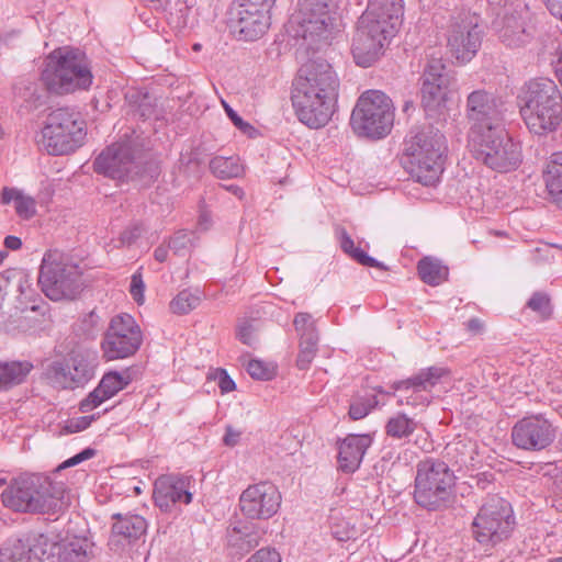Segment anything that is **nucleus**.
<instances>
[{
	"instance_id": "f257e3e1",
	"label": "nucleus",
	"mask_w": 562,
	"mask_h": 562,
	"mask_svg": "<svg viewBox=\"0 0 562 562\" xmlns=\"http://www.w3.org/2000/svg\"><path fill=\"white\" fill-rule=\"evenodd\" d=\"M338 93L339 79L328 61L319 59L304 64L291 93L299 121L310 128L324 127L336 111Z\"/></svg>"
},
{
	"instance_id": "f03ea898",
	"label": "nucleus",
	"mask_w": 562,
	"mask_h": 562,
	"mask_svg": "<svg viewBox=\"0 0 562 562\" xmlns=\"http://www.w3.org/2000/svg\"><path fill=\"white\" fill-rule=\"evenodd\" d=\"M403 0H369L358 21L351 52L357 65L370 67L383 54L402 25Z\"/></svg>"
},
{
	"instance_id": "7ed1b4c3",
	"label": "nucleus",
	"mask_w": 562,
	"mask_h": 562,
	"mask_svg": "<svg viewBox=\"0 0 562 562\" xmlns=\"http://www.w3.org/2000/svg\"><path fill=\"white\" fill-rule=\"evenodd\" d=\"M64 496V483L55 482L50 476L31 474L12 480L1 499L13 512L56 514L66 505Z\"/></svg>"
},
{
	"instance_id": "20e7f679",
	"label": "nucleus",
	"mask_w": 562,
	"mask_h": 562,
	"mask_svg": "<svg viewBox=\"0 0 562 562\" xmlns=\"http://www.w3.org/2000/svg\"><path fill=\"white\" fill-rule=\"evenodd\" d=\"M520 114L537 135L557 130L562 121V95L551 79L538 78L526 83L520 97Z\"/></svg>"
},
{
	"instance_id": "39448f33",
	"label": "nucleus",
	"mask_w": 562,
	"mask_h": 562,
	"mask_svg": "<svg viewBox=\"0 0 562 562\" xmlns=\"http://www.w3.org/2000/svg\"><path fill=\"white\" fill-rule=\"evenodd\" d=\"M42 80L49 92L67 94L88 89L92 83V74L85 53L60 47L47 56Z\"/></svg>"
},
{
	"instance_id": "423d86ee",
	"label": "nucleus",
	"mask_w": 562,
	"mask_h": 562,
	"mask_svg": "<svg viewBox=\"0 0 562 562\" xmlns=\"http://www.w3.org/2000/svg\"><path fill=\"white\" fill-rule=\"evenodd\" d=\"M446 138L438 131H422L405 143L404 167L416 181L432 186L443 170Z\"/></svg>"
},
{
	"instance_id": "0eeeda50",
	"label": "nucleus",
	"mask_w": 562,
	"mask_h": 562,
	"mask_svg": "<svg viewBox=\"0 0 562 562\" xmlns=\"http://www.w3.org/2000/svg\"><path fill=\"white\" fill-rule=\"evenodd\" d=\"M86 136V123L80 113L58 108L46 115L37 143L49 155L61 156L81 147Z\"/></svg>"
},
{
	"instance_id": "6e6552de",
	"label": "nucleus",
	"mask_w": 562,
	"mask_h": 562,
	"mask_svg": "<svg viewBox=\"0 0 562 562\" xmlns=\"http://www.w3.org/2000/svg\"><path fill=\"white\" fill-rule=\"evenodd\" d=\"M454 485V472L443 460L426 458L416 465L414 501L427 510L445 508L450 503Z\"/></svg>"
},
{
	"instance_id": "1a4fd4ad",
	"label": "nucleus",
	"mask_w": 562,
	"mask_h": 562,
	"mask_svg": "<svg viewBox=\"0 0 562 562\" xmlns=\"http://www.w3.org/2000/svg\"><path fill=\"white\" fill-rule=\"evenodd\" d=\"M38 284L52 301L74 300L83 288L82 272L60 252L47 251L42 260Z\"/></svg>"
},
{
	"instance_id": "9d476101",
	"label": "nucleus",
	"mask_w": 562,
	"mask_h": 562,
	"mask_svg": "<svg viewBox=\"0 0 562 562\" xmlns=\"http://www.w3.org/2000/svg\"><path fill=\"white\" fill-rule=\"evenodd\" d=\"M394 123L392 100L383 92L370 90L358 99L350 117L353 132L361 137L380 139L390 134Z\"/></svg>"
},
{
	"instance_id": "9b49d317",
	"label": "nucleus",
	"mask_w": 562,
	"mask_h": 562,
	"mask_svg": "<svg viewBox=\"0 0 562 562\" xmlns=\"http://www.w3.org/2000/svg\"><path fill=\"white\" fill-rule=\"evenodd\" d=\"M474 157L498 172L516 169L521 162V146L508 136L503 126H495L469 138Z\"/></svg>"
},
{
	"instance_id": "f8f14e48",
	"label": "nucleus",
	"mask_w": 562,
	"mask_h": 562,
	"mask_svg": "<svg viewBox=\"0 0 562 562\" xmlns=\"http://www.w3.org/2000/svg\"><path fill=\"white\" fill-rule=\"evenodd\" d=\"M515 526L510 504L492 495L485 498L472 522V535L481 544L495 546L507 539Z\"/></svg>"
},
{
	"instance_id": "ddd939ff",
	"label": "nucleus",
	"mask_w": 562,
	"mask_h": 562,
	"mask_svg": "<svg viewBox=\"0 0 562 562\" xmlns=\"http://www.w3.org/2000/svg\"><path fill=\"white\" fill-rule=\"evenodd\" d=\"M98 363L95 350L76 347L63 360L49 364L47 376L61 389H76L83 386L94 376Z\"/></svg>"
},
{
	"instance_id": "4468645a",
	"label": "nucleus",
	"mask_w": 562,
	"mask_h": 562,
	"mask_svg": "<svg viewBox=\"0 0 562 562\" xmlns=\"http://www.w3.org/2000/svg\"><path fill=\"white\" fill-rule=\"evenodd\" d=\"M292 22L299 25L296 35L304 40H327L336 24L334 0H302Z\"/></svg>"
},
{
	"instance_id": "2eb2a0df",
	"label": "nucleus",
	"mask_w": 562,
	"mask_h": 562,
	"mask_svg": "<svg viewBox=\"0 0 562 562\" xmlns=\"http://www.w3.org/2000/svg\"><path fill=\"white\" fill-rule=\"evenodd\" d=\"M142 341L140 327L132 315L123 313L111 319L101 348L108 360L124 359L133 356Z\"/></svg>"
},
{
	"instance_id": "dca6fc26",
	"label": "nucleus",
	"mask_w": 562,
	"mask_h": 562,
	"mask_svg": "<svg viewBox=\"0 0 562 562\" xmlns=\"http://www.w3.org/2000/svg\"><path fill=\"white\" fill-rule=\"evenodd\" d=\"M481 43L482 30L477 16L462 13L453 18L448 29L447 44L458 61H470L476 55Z\"/></svg>"
},
{
	"instance_id": "f3484780",
	"label": "nucleus",
	"mask_w": 562,
	"mask_h": 562,
	"mask_svg": "<svg viewBox=\"0 0 562 562\" xmlns=\"http://www.w3.org/2000/svg\"><path fill=\"white\" fill-rule=\"evenodd\" d=\"M282 502L278 487L268 481L249 485L239 496L241 514L251 520H268L273 517Z\"/></svg>"
},
{
	"instance_id": "a211bd4d",
	"label": "nucleus",
	"mask_w": 562,
	"mask_h": 562,
	"mask_svg": "<svg viewBox=\"0 0 562 562\" xmlns=\"http://www.w3.org/2000/svg\"><path fill=\"white\" fill-rule=\"evenodd\" d=\"M451 78L440 58L430 59L422 76V105L427 112H440L451 97Z\"/></svg>"
},
{
	"instance_id": "6ab92c4d",
	"label": "nucleus",
	"mask_w": 562,
	"mask_h": 562,
	"mask_svg": "<svg viewBox=\"0 0 562 562\" xmlns=\"http://www.w3.org/2000/svg\"><path fill=\"white\" fill-rule=\"evenodd\" d=\"M194 486L195 481L191 475L162 474L154 483V503L161 512L171 513L178 504L189 505L192 502Z\"/></svg>"
},
{
	"instance_id": "aec40b11",
	"label": "nucleus",
	"mask_w": 562,
	"mask_h": 562,
	"mask_svg": "<svg viewBox=\"0 0 562 562\" xmlns=\"http://www.w3.org/2000/svg\"><path fill=\"white\" fill-rule=\"evenodd\" d=\"M557 429L542 415L527 416L515 424L512 430L513 443L524 450L539 451L555 439Z\"/></svg>"
},
{
	"instance_id": "412c9836",
	"label": "nucleus",
	"mask_w": 562,
	"mask_h": 562,
	"mask_svg": "<svg viewBox=\"0 0 562 562\" xmlns=\"http://www.w3.org/2000/svg\"><path fill=\"white\" fill-rule=\"evenodd\" d=\"M467 116L471 123L469 138L502 126L501 111L492 93L485 90L471 92L467 100Z\"/></svg>"
},
{
	"instance_id": "4be33fe9",
	"label": "nucleus",
	"mask_w": 562,
	"mask_h": 562,
	"mask_svg": "<svg viewBox=\"0 0 562 562\" xmlns=\"http://www.w3.org/2000/svg\"><path fill=\"white\" fill-rule=\"evenodd\" d=\"M269 16L266 10L240 7L233 2L228 11V25L240 40L255 41L269 29Z\"/></svg>"
},
{
	"instance_id": "5701e85b",
	"label": "nucleus",
	"mask_w": 562,
	"mask_h": 562,
	"mask_svg": "<svg viewBox=\"0 0 562 562\" xmlns=\"http://www.w3.org/2000/svg\"><path fill=\"white\" fill-rule=\"evenodd\" d=\"M133 159L128 144H112L95 158L93 168L98 173L121 179L128 173Z\"/></svg>"
},
{
	"instance_id": "b1692460",
	"label": "nucleus",
	"mask_w": 562,
	"mask_h": 562,
	"mask_svg": "<svg viewBox=\"0 0 562 562\" xmlns=\"http://www.w3.org/2000/svg\"><path fill=\"white\" fill-rule=\"evenodd\" d=\"M527 10L525 13L512 12L494 19L493 26L499 41L509 48H521L532 40L531 32L526 25Z\"/></svg>"
},
{
	"instance_id": "393cba45",
	"label": "nucleus",
	"mask_w": 562,
	"mask_h": 562,
	"mask_svg": "<svg viewBox=\"0 0 562 562\" xmlns=\"http://www.w3.org/2000/svg\"><path fill=\"white\" fill-rule=\"evenodd\" d=\"M49 540L38 536L27 540H16L0 550L1 562H45L49 560Z\"/></svg>"
},
{
	"instance_id": "a878e982",
	"label": "nucleus",
	"mask_w": 562,
	"mask_h": 562,
	"mask_svg": "<svg viewBox=\"0 0 562 562\" xmlns=\"http://www.w3.org/2000/svg\"><path fill=\"white\" fill-rule=\"evenodd\" d=\"M385 434L396 440L409 439L415 436V445L422 450L429 451L431 443L428 441L429 434L423 424L404 413H397L390 417L385 424Z\"/></svg>"
},
{
	"instance_id": "bb28decb",
	"label": "nucleus",
	"mask_w": 562,
	"mask_h": 562,
	"mask_svg": "<svg viewBox=\"0 0 562 562\" xmlns=\"http://www.w3.org/2000/svg\"><path fill=\"white\" fill-rule=\"evenodd\" d=\"M372 440L368 435H349L338 445V465L345 473L355 472L370 447Z\"/></svg>"
},
{
	"instance_id": "cd10ccee",
	"label": "nucleus",
	"mask_w": 562,
	"mask_h": 562,
	"mask_svg": "<svg viewBox=\"0 0 562 562\" xmlns=\"http://www.w3.org/2000/svg\"><path fill=\"white\" fill-rule=\"evenodd\" d=\"M93 543L87 538L75 537L63 543L49 542V562H86L92 557Z\"/></svg>"
},
{
	"instance_id": "c85d7f7f",
	"label": "nucleus",
	"mask_w": 562,
	"mask_h": 562,
	"mask_svg": "<svg viewBox=\"0 0 562 562\" xmlns=\"http://www.w3.org/2000/svg\"><path fill=\"white\" fill-rule=\"evenodd\" d=\"M450 374L451 372L448 368L429 367L422 369L412 378L395 382L393 387L397 392H408L411 389L430 392L432 387H435L442 380L449 378Z\"/></svg>"
},
{
	"instance_id": "c756f323",
	"label": "nucleus",
	"mask_w": 562,
	"mask_h": 562,
	"mask_svg": "<svg viewBox=\"0 0 562 562\" xmlns=\"http://www.w3.org/2000/svg\"><path fill=\"white\" fill-rule=\"evenodd\" d=\"M113 518L116 521L112 526V533L110 537L111 546H116L122 541L138 539L146 531V520L139 515L115 514Z\"/></svg>"
},
{
	"instance_id": "7c9ffc66",
	"label": "nucleus",
	"mask_w": 562,
	"mask_h": 562,
	"mask_svg": "<svg viewBox=\"0 0 562 562\" xmlns=\"http://www.w3.org/2000/svg\"><path fill=\"white\" fill-rule=\"evenodd\" d=\"M0 201L4 205L13 203L16 215L22 220H30L36 214V201L20 189L4 187Z\"/></svg>"
},
{
	"instance_id": "2f4dec72",
	"label": "nucleus",
	"mask_w": 562,
	"mask_h": 562,
	"mask_svg": "<svg viewBox=\"0 0 562 562\" xmlns=\"http://www.w3.org/2000/svg\"><path fill=\"white\" fill-rule=\"evenodd\" d=\"M543 178L550 198L562 209V151L551 155Z\"/></svg>"
},
{
	"instance_id": "473e14b6",
	"label": "nucleus",
	"mask_w": 562,
	"mask_h": 562,
	"mask_svg": "<svg viewBox=\"0 0 562 562\" xmlns=\"http://www.w3.org/2000/svg\"><path fill=\"white\" fill-rule=\"evenodd\" d=\"M33 368L27 360L0 362V392L23 383Z\"/></svg>"
},
{
	"instance_id": "72a5a7b5",
	"label": "nucleus",
	"mask_w": 562,
	"mask_h": 562,
	"mask_svg": "<svg viewBox=\"0 0 562 562\" xmlns=\"http://www.w3.org/2000/svg\"><path fill=\"white\" fill-rule=\"evenodd\" d=\"M260 536L248 525L234 527L228 532V546L235 553L243 555L259 544Z\"/></svg>"
},
{
	"instance_id": "f704fd0d",
	"label": "nucleus",
	"mask_w": 562,
	"mask_h": 562,
	"mask_svg": "<svg viewBox=\"0 0 562 562\" xmlns=\"http://www.w3.org/2000/svg\"><path fill=\"white\" fill-rule=\"evenodd\" d=\"M335 233L338 238L340 248L357 262L362 266L386 270V267L382 262L378 261L373 257L366 254L362 249L355 246L353 239L347 233L346 228L339 226L336 228Z\"/></svg>"
},
{
	"instance_id": "c9c22d12",
	"label": "nucleus",
	"mask_w": 562,
	"mask_h": 562,
	"mask_svg": "<svg viewBox=\"0 0 562 562\" xmlns=\"http://www.w3.org/2000/svg\"><path fill=\"white\" fill-rule=\"evenodd\" d=\"M417 271L420 279L432 286L439 285L448 279L449 270L440 260L425 257L418 261Z\"/></svg>"
},
{
	"instance_id": "e433bc0d",
	"label": "nucleus",
	"mask_w": 562,
	"mask_h": 562,
	"mask_svg": "<svg viewBox=\"0 0 562 562\" xmlns=\"http://www.w3.org/2000/svg\"><path fill=\"white\" fill-rule=\"evenodd\" d=\"M212 173L221 179L238 178L244 173V166L238 157H214L210 161Z\"/></svg>"
},
{
	"instance_id": "4c0bfd02",
	"label": "nucleus",
	"mask_w": 562,
	"mask_h": 562,
	"mask_svg": "<svg viewBox=\"0 0 562 562\" xmlns=\"http://www.w3.org/2000/svg\"><path fill=\"white\" fill-rule=\"evenodd\" d=\"M127 384L128 380L124 375L117 372H109L103 375L98 386L103 396L111 398Z\"/></svg>"
},
{
	"instance_id": "58836bf2",
	"label": "nucleus",
	"mask_w": 562,
	"mask_h": 562,
	"mask_svg": "<svg viewBox=\"0 0 562 562\" xmlns=\"http://www.w3.org/2000/svg\"><path fill=\"white\" fill-rule=\"evenodd\" d=\"M318 337L307 334V338L301 339L300 352L296 359V366L300 370L308 369L317 352Z\"/></svg>"
},
{
	"instance_id": "ea45409f",
	"label": "nucleus",
	"mask_w": 562,
	"mask_h": 562,
	"mask_svg": "<svg viewBox=\"0 0 562 562\" xmlns=\"http://www.w3.org/2000/svg\"><path fill=\"white\" fill-rule=\"evenodd\" d=\"M488 9L495 19L512 12L525 13L527 4L522 0H487Z\"/></svg>"
},
{
	"instance_id": "a19ab883",
	"label": "nucleus",
	"mask_w": 562,
	"mask_h": 562,
	"mask_svg": "<svg viewBox=\"0 0 562 562\" xmlns=\"http://www.w3.org/2000/svg\"><path fill=\"white\" fill-rule=\"evenodd\" d=\"M379 404L374 394L355 398L349 407V416L353 420L362 419Z\"/></svg>"
},
{
	"instance_id": "79ce46f5",
	"label": "nucleus",
	"mask_w": 562,
	"mask_h": 562,
	"mask_svg": "<svg viewBox=\"0 0 562 562\" xmlns=\"http://www.w3.org/2000/svg\"><path fill=\"white\" fill-rule=\"evenodd\" d=\"M456 453L457 462L461 465H474L476 445L471 440H459L448 447Z\"/></svg>"
},
{
	"instance_id": "37998d69",
	"label": "nucleus",
	"mask_w": 562,
	"mask_h": 562,
	"mask_svg": "<svg viewBox=\"0 0 562 562\" xmlns=\"http://www.w3.org/2000/svg\"><path fill=\"white\" fill-rule=\"evenodd\" d=\"M200 297L188 290H183L177 294L170 302V310L175 314L183 315L191 312L199 305Z\"/></svg>"
},
{
	"instance_id": "c03bdc74",
	"label": "nucleus",
	"mask_w": 562,
	"mask_h": 562,
	"mask_svg": "<svg viewBox=\"0 0 562 562\" xmlns=\"http://www.w3.org/2000/svg\"><path fill=\"white\" fill-rule=\"evenodd\" d=\"M330 530L331 535L338 541H348L356 539L358 531L353 525L344 518L331 516Z\"/></svg>"
},
{
	"instance_id": "a18cd8bd",
	"label": "nucleus",
	"mask_w": 562,
	"mask_h": 562,
	"mask_svg": "<svg viewBox=\"0 0 562 562\" xmlns=\"http://www.w3.org/2000/svg\"><path fill=\"white\" fill-rule=\"evenodd\" d=\"M247 372L252 379L269 381L276 375V366L261 360L252 359L247 364Z\"/></svg>"
},
{
	"instance_id": "49530a36",
	"label": "nucleus",
	"mask_w": 562,
	"mask_h": 562,
	"mask_svg": "<svg viewBox=\"0 0 562 562\" xmlns=\"http://www.w3.org/2000/svg\"><path fill=\"white\" fill-rule=\"evenodd\" d=\"M425 392L426 391H417L414 389H411L408 392H398L397 403L400 405H408L413 407H425L430 403V398L426 394H424Z\"/></svg>"
},
{
	"instance_id": "de8ad7c7",
	"label": "nucleus",
	"mask_w": 562,
	"mask_h": 562,
	"mask_svg": "<svg viewBox=\"0 0 562 562\" xmlns=\"http://www.w3.org/2000/svg\"><path fill=\"white\" fill-rule=\"evenodd\" d=\"M296 331L300 334L301 339L307 338V334L311 336L318 337L315 321L308 313H299L295 315L293 321Z\"/></svg>"
},
{
	"instance_id": "09e8293b",
	"label": "nucleus",
	"mask_w": 562,
	"mask_h": 562,
	"mask_svg": "<svg viewBox=\"0 0 562 562\" xmlns=\"http://www.w3.org/2000/svg\"><path fill=\"white\" fill-rule=\"evenodd\" d=\"M528 307L547 318L551 315L550 299L547 294L536 292L527 303Z\"/></svg>"
},
{
	"instance_id": "8fccbe9b",
	"label": "nucleus",
	"mask_w": 562,
	"mask_h": 562,
	"mask_svg": "<svg viewBox=\"0 0 562 562\" xmlns=\"http://www.w3.org/2000/svg\"><path fill=\"white\" fill-rule=\"evenodd\" d=\"M222 105L227 114V116L231 119V121L234 123V125L241 131L244 134H247L250 137H254L257 134V130L249 124L248 122H245L225 101L222 100Z\"/></svg>"
},
{
	"instance_id": "3c124183",
	"label": "nucleus",
	"mask_w": 562,
	"mask_h": 562,
	"mask_svg": "<svg viewBox=\"0 0 562 562\" xmlns=\"http://www.w3.org/2000/svg\"><path fill=\"white\" fill-rule=\"evenodd\" d=\"M109 400L108 397L103 396V393L99 391V386H97L92 392L88 394L87 397H85L79 405V409L82 413H89L100 406L103 402Z\"/></svg>"
},
{
	"instance_id": "603ef678",
	"label": "nucleus",
	"mask_w": 562,
	"mask_h": 562,
	"mask_svg": "<svg viewBox=\"0 0 562 562\" xmlns=\"http://www.w3.org/2000/svg\"><path fill=\"white\" fill-rule=\"evenodd\" d=\"M94 416H80L68 419L61 429V434H75L82 431L91 425Z\"/></svg>"
},
{
	"instance_id": "864d4df0",
	"label": "nucleus",
	"mask_w": 562,
	"mask_h": 562,
	"mask_svg": "<svg viewBox=\"0 0 562 562\" xmlns=\"http://www.w3.org/2000/svg\"><path fill=\"white\" fill-rule=\"evenodd\" d=\"M145 283L143 281V276L139 270H137L131 278V284H130V293L133 297V300L138 304H143L145 296Z\"/></svg>"
},
{
	"instance_id": "5fc2aeb1",
	"label": "nucleus",
	"mask_w": 562,
	"mask_h": 562,
	"mask_svg": "<svg viewBox=\"0 0 562 562\" xmlns=\"http://www.w3.org/2000/svg\"><path fill=\"white\" fill-rule=\"evenodd\" d=\"M246 562H281V555L276 549L262 548L254 553Z\"/></svg>"
},
{
	"instance_id": "6e6d98bb",
	"label": "nucleus",
	"mask_w": 562,
	"mask_h": 562,
	"mask_svg": "<svg viewBox=\"0 0 562 562\" xmlns=\"http://www.w3.org/2000/svg\"><path fill=\"white\" fill-rule=\"evenodd\" d=\"M215 379H217V384L222 394L232 392L236 387L234 380L228 375L227 371L224 369L216 370Z\"/></svg>"
},
{
	"instance_id": "4d7b16f0",
	"label": "nucleus",
	"mask_w": 562,
	"mask_h": 562,
	"mask_svg": "<svg viewBox=\"0 0 562 562\" xmlns=\"http://www.w3.org/2000/svg\"><path fill=\"white\" fill-rule=\"evenodd\" d=\"M95 454V450L91 448H87L82 450L81 452L77 453L76 456L69 458L68 460L64 461L56 471H60L61 469H66L69 467L77 465L81 463L82 461H86L90 458H92Z\"/></svg>"
},
{
	"instance_id": "13d9d810",
	"label": "nucleus",
	"mask_w": 562,
	"mask_h": 562,
	"mask_svg": "<svg viewBox=\"0 0 562 562\" xmlns=\"http://www.w3.org/2000/svg\"><path fill=\"white\" fill-rule=\"evenodd\" d=\"M95 454V450L91 448H87L82 450L81 452L77 453L76 456L69 458L68 460L64 461L56 471H60L61 469H66L69 467L77 465L81 463L82 461H86L90 458H92Z\"/></svg>"
},
{
	"instance_id": "bf43d9fd",
	"label": "nucleus",
	"mask_w": 562,
	"mask_h": 562,
	"mask_svg": "<svg viewBox=\"0 0 562 562\" xmlns=\"http://www.w3.org/2000/svg\"><path fill=\"white\" fill-rule=\"evenodd\" d=\"M237 338L247 346H254L257 341L254 327L248 323L238 326Z\"/></svg>"
},
{
	"instance_id": "052dcab7",
	"label": "nucleus",
	"mask_w": 562,
	"mask_h": 562,
	"mask_svg": "<svg viewBox=\"0 0 562 562\" xmlns=\"http://www.w3.org/2000/svg\"><path fill=\"white\" fill-rule=\"evenodd\" d=\"M15 90L16 93L27 102L35 101L38 98L36 95L37 88L34 82L27 81L24 87H16Z\"/></svg>"
},
{
	"instance_id": "680f3d73",
	"label": "nucleus",
	"mask_w": 562,
	"mask_h": 562,
	"mask_svg": "<svg viewBox=\"0 0 562 562\" xmlns=\"http://www.w3.org/2000/svg\"><path fill=\"white\" fill-rule=\"evenodd\" d=\"M274 1L276 0H234V2L240 3V7L261 9L267 12Z\"/></svg>"
},
{
	"instance_id": "e2e57ef3",
	"label": "nucleus",
	"mask_w": 562,
	"mask_h": 562,
	"mask_svg": "<svg viewBox=\"0 0 562 562\" xmlns=\"http://www.w3.org/2000/svg\"><path fill=\"white\" fill-rule=\"evenodd\" d=\"M555 76L560 83H562V42L555 48L554 57L552 59Z\"/></svg>"
},
{
	"instance_id": "0e129e2a",
	"label": "nucleus",
	"mask_w": 562,
	"mask_h": 562,
	"mask_svg": "<svg viewBox=\"0 0 562 562\" xmlns=\"http://www.w3.org/2000/svg\"><path fill=\"white\" fill-rule=\"evenodd\" d=\"M240 435V431H237L233 429V427L227 426L223 441L226 446L234 447L239 441Z\"/></svg>"
},
{
	"instance_id": "69168bd1",
	"label": "nucleus",
	"mask_w": 562,
	"mask_h": 562,
	"mask_svg": "<svg viewBox=\"0 0 562 562\" xmlns=\"http://www.w3.org/2000/svg\"><path fill=\"white\" fill-rule=\"evenodd\" d=\"M140 228L135 226L131 229H126L121 235L122 244L131 245L136 238L140 236Z\"/></svg>"
},
{
	"instance_id": "338daca9",
	"label": "nucleus",
	"mask_w": 562,
	"mask_h": 562,
	"mask_svg": "<svg viewBox=\"0 0 562 562\" xmlns=\"http://www.w3.org/2000/svg\"><path fill=\"white\" fill-rule=\"evenodd\" d=\"M554 506L562 509V475L553 482Z\"/></svg>"
},
{
	"instance_id": "774afa93",
	"label": "nucleus",
	"mask_w": 562,
	"mask_h": 562,
	"mask_svg": "<svg viewBox=\"0 0 562 562\" xmlns=\"http://www.w3.org/2000/svg\"><path fill=\"white\" fill-rule=\"evenodd\" d=\"M547 7L552 15L562 20V0H547Z\"/></svg>"
}]
</instances>
